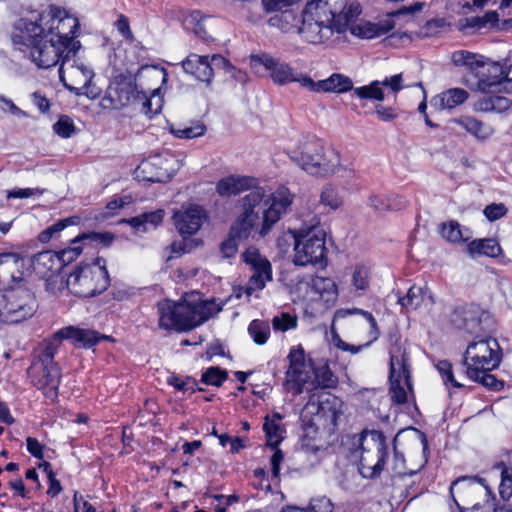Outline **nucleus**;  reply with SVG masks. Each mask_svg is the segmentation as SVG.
<instances>
[{
  "instance_id": "1",
  "label": "nucleus",
  "mask_w": 512,
  "mask_h": 512,
  "mask_svg": "<svg viewBox=\"0 0 512 512\" xmlns=\"http://www.w3.org/2000/svg\"><path fill=\"white\" fill-rule=\"evenodd\" d=\"M78 19L56 5L28 9L15 22L11 34L13 44L28 49L31 61L48 69L60 63L59 78L76 95L94 97L89 91L94 70L80 56L81 42L76 39Z\"/></svg>"
},
{
  "instance_id": "2",
  "label": "nucleus",
  "mask_w": 512,
  "mask_h": 512,
  "mask_svg": "<svg viewBox=\"0 0 512 512\" xmlns=\"http://www.w3.org/2000/svg\"><path fill=\"white\" fill-rule=\"evenodd\" d=\"M251 189L241 199L242 213L233 227V232L239 237H247L250 229L260 223V234H267L282 215L288 212L294 200V195L286 187H279L270 194L257 184Z\"/></svg>"
},
{
  "instance_id": "3",
  "label": "nucleus",
  "mask_w": 512,
  "mask_h": 512,
  "mask_svg": "<svg viewBox=\"0 0 512 512\" xmlns=\"http://www.w3.org/2000/svg\"><path fill=\"white\" fill-rule=\"evenodd\" d=\"M289 156L311 175L350 177L353 169L340 162L338 152L316 136H304L290 149Z\"/></svg>"
},
{
  "instance_id": "4",
  "label": "nucleus",
  "mask_w": 512,
  "mask_h": 512,
  "mask_svg": "<svg viewBox=\"0 0 512 512\" xmlns=\"http://www.w3.org/2000/svg\"><path fill=\"white\" fill-rule=\"evenodd\" d=\"M222 310L214 299L179 302L164 300L158 303L159 326L164 329L189 330L201 325Z\"/></svg>"
},
{
  "instance_id": "5",
  "label": "nucleus",
  "mask_w": 512,
  "mask_h": 512,
  "mask_svg": "<svg viewBox=\"0 0 512 512\" xmlns=\"http://www.w3.org/2000/svg\"><path fill=\"white\" fill-rule=\"evenodd\" d=\"M289 368L286 371L285 388L295 395H299L307 385L312 388H334L338 380L327 365L314 368L310 360H306L301 346L291 348L288 355Z\"/></svg>"
},
{
  "instance_id": "6",
  "label": "nucleus",
  "mask_w": 512,
  "mask_h": 512,
  "mask_svg": "<svg viewBox=\"0 0 512 512\" xmlns=\"http://www.w3.org/2000/svg\"><path fill=\"white\" fill-rule=\"evenodd\" d=\"M501 349L495 338H483L468 345L464 355L466 375L483 386L497 390L502 383L490 371L501 362Z\"/></svg>"
},
{
  "instance_id": "7",
  "label": "nucleus",
  "mask_w": 512,
  "mask_h": 512,
  "mask_svg": "<svg viewBox=\"0 0 512 512\" xmlns=\"http://www.w3.org/2000/svg\"><path fill=\"white\" fill-rule=\"evenodd\" d=\"M109 274L106 261L97 258L92 264L78 267L69 274L66 284L74 295L93 297L105 291L109 286Z\"/></svg>"
},
{
  "instance_id": "8",
  "label": "nucleus",
  "mask_w": 512,
  "mask_h": 512,
  "mask_svg": "<svg viewBox=\"0 0 512 512\" xmlns=\"http://www.w3.org/2000/svg\"><path fill=\"white\" fill-rule=\"evenodd\" d=\"M294 240V263L300 266L309 264L324 267L327 264L326 233L320 226L301 229L292 234Z\"/></svg>"
},
{
  "instance_id": "9",
  "label": "nucleus",
  "mask_w": 512,
  "mask_h": 512,
  "mask_svg": "<svg viewBox=\"0 0 512 512\" xmlns=\"http://www.w3.org/2000/svg\"><path fill=\"white\" fill-rule=\"evenodd\" d=\"M360 446L359 473L364 478H374L382 472L387 455V444L380 431H366L357 436Z\"/></svg>"
},
{
  "instance_id": "10",
  "label": "nucleus",
  "mask_w": 512,
  "mask_h": 512,
  "mask_svg": "<svg viewBox=\"0 0 512 512\" xmlns=\"http://www.w3.org/2000/svg\"><path fill=\"white\" fill-rule=\"evenodd\" d=\"M330 2L313 0L306 4L303 10L298 33L311 43H320L332 34L333 22L330 15H326V8Z\"/></svg>"
},
{
  "instance_id": "11",
  "label": "nucleus",
  "mask_w": 512,
  "mask_h": 512,
  "mask_svg": "<svg viewBox=\"0 0 512 512\" xmlns=\"http://www.w3.org/2000/svg\"><path fill=\"white\" fill-rule=\"evenodd\" d=\"M0 308L2 322L19 323L34 315L37 304L34 293L24 285L0 294Z\"/></svg>"
},
{
  "instance_id": "12",
  "label": "nucleus",
  "mask_w": 512,
  "mask_h": 512,
  "mask_svg": "<svg viewBox=\"0 0 512 512\" xmlns=\"http://www.w3.org/2000/svg\"><path fill=\"white\" fill-rule=\"evenodd\" d=\"M57 345L49 342L38 358L28 369L32 383L39 389L49 388L56 395L60 383V373L54 362Z\"/></svg>"
},
{
  "instance_id": "13",
  "label": "nucleus",
  "mask_w": 512,
  "mask_h": 512,
  "mask_svg": "<svg viewBox=\"0 0 512 512\" xmlns=\"http://www.w3.org/2000/svg\"><path fill=\"white\" fill-rule=\"evenodd\" d=\"M451 322L457 328L464 329L469 333H490L496 327L493 315L474 303L456 307L452 313Z\"/></svg>"
},
{
  "instance_id": "14",
  "label": "nucleus",
  "mask_w": 512,
  "mask_h": 512,
  "mask_svg": "<svg viewBox=\"0 0 512 512\" xmlns=\"http://www.w3.org/2000/svg\"><path fill=\"white\" fill-rule=\"evenodd\" d=\"M244 263L249 267L250 277L245 287L241 288L247 297L262 291L273 280L272 265L258 249L249 247L242 254Z\"/></svg>"
},
{
  "instance_id": "15",
  "label": "nucleus",
  "mask_w": 512,
  "mask_h": 512,
  "mask_svg": "<svg viewBox=\"0 0 512 512\" xmlns=\"http://www.w3.org/2000/svg\"><path fill=\"white\" fill-rule=\"evenodd\" d=\"M25 259L17 253L0 254V291L24 286Z\"/></svg>"
},
{
  "instance_id": "16",
  "label": "nucleus",
  "mask_w": 512,
  "mask_h": 512,
  "mask_svg": "<svg viewBox=\"0 0 512 512\" xmlns=\"http://www.w3.org/2000/svg\"><path fill=\"white\" fill-rule=\"evenodd\" d=\"M136 96L134 84L125 77H117L108 86L101 105L105 109H121L128 106Z\"/></svg>"
},
{
  "instance_id": "17",
  "label": "nucleus",
  "mask_w": 512,
  "mask_h": 512,
  "mask_svg": "<svg viewBox=\"0 0 512 512\" xmlns=\"http://www.w3.org/2000/svg\"><path fill=\"white\" fill-rule=\"evenodd\" d=\"M252 61L255 65H263L267 70H269L273 81L280 85L287 84L289 82H297L304 87L302 79L309 78L308 75L294 70L288 64L280 62L278 59L268 54L254 56Z\"/></svg>"
},
{
  "instance_id": "18",
  "label": "nucleus",
  "mask_w": 512,
  "mask_h": 512,
  "mask_svg": "<svg viewBox=\"0 0 512 512\" xmlns=\"http://www.w3.org/2000/svg\"><path fill=\"white\" fill-rule=\"evenodd\" d=\"M484 491L487 493L484 480L476 477H460L450 486V493L460 511L465 509L464 505L471 504L475 500V496Z\"/></svg>"
},
{
  "instance_id": "19",
  "label": "nucleus",
  "mask_w": 512,
  "mask_h": 512,
  "mask_svg": "<svg viewBox=\"0 0 512 512\" xmlns=\"http://www.w3.org/2000/svg\"><path fill=\"white\" fill-rule=\"evenodd\" d=\"M182 165V160H179L176 155L168 153L165 156H151L149 160L142 162L139 168L143 172H148L152 166L158 167L155 174L146 179L151 182H165L174 176Z\"/></svg>"
},
{
  "instance_id": "20",
  "label": "nucleus",
  "mask_w": 512,
  "mask_h": 512,
  "mask_svg": "<svg viewBox=\"0 0 512 512\" xmlns=\"http://www.w3.org/2000/svg\"><path fill=\"white\" fill-rule=\"evenodd\" d=\"M205 218V211L198 205L182 207L173 214L174 225L184 238L195 234L202 226Z\"/></svg>"
},
{
  "instance_id": "21",
  "label": "nucleus",
  "mask_w": 512,
  "mask_h": 512,
  "mask_svg": "<svg viewBox=\"0 0 512 512\" xmlns=\"http://www.w3.org/2000/svg\"><path fill=\"white\" fill-rule=\"evenodd\" d=\"M451 59L456 66H466L470 70L475 71V75L478 77V87L483 91L482 80L484 78H491L486 67L490 64H495V62L485 61L483 56L465 50L455 51Z\"/></svg>"
},
{
  "instance_id": "22",
  "label": "nucleus",
  "mask_w": 512,
  "mask_h": 512,
  "mask_svg": "<svg viewBox=\"0 0 512 512\" xmlns=\"http://www.w3.org/2000/svg\"><path fill=\"white\" fill-rule=\"evenodd\" d=\"M451 59L456 66H466L470 70L475 71V75L478 77V87L483 91L482 80L484 78H491L486 67L490 64H495V62L485 61L483 56L465 50L455 51Z\"/></svg>"
},
{
  "instance_id": "23",
  "label": "nucleus",
  "mask_w": 512,
  "mask_h": 512,
  "mask_svg": "<svg viewBox=\"0 0 512 512\" xmlns=\"http://www.w3.org/2000/svg\"><path fill=\"white\" fill-rule=\"evenodd\" d=\"M304 88L313 92L344 93L353 89L352 80L342 74L334 73L324 80L314 81L309 78L302 79Z\"/></svg>"
},
{
  "instance_id": "24",
  "label": "nucleus",
  "mask_w": 512,
  "mask_h": 512,
  "mask_svg": "<svg viewBox=\"0 0 512 512\" xmlns=\"http://www.w3.org/2000/svg\"><path fill=\"white\" fill-rule=\"evenodd\" d=\"M102 338L104 337L100 336L95 330L75 326L62 328L54 334L55 340H70L74 346L82 348H91Z\"/></svg>"
},
{
  "instance_id": "25",
  "label": "nucleus",
  "mask_w": 512,
  "mask_h": 512,
  "mask_svg": "<svg viewBox=\"0 0 512 512\" xmlns=\"http://www.w3.org/2000/svg\"><path fill=\"white\" fill-rule=\"evenodd\" d=\"M486 68L491 78H484L482 80L483 91L512 93V64L505 71L499 63L490 64Z\"/></svg>"
},
{
  "instance_id": "26",
  "label": "nucleus",
  "mask_w": 512,
  "mask_h": 512,
  "mask_svg": "<svg viewBox=\"0 0 512 512\" xmlns=\"http://www.w3.org/2000/svg\"><path fill=\"white\" fill-rule=\"evenodd\" d=\"M403 378L411 391L410 359L405 347L394 345L390 350V379Z\"/></svg>"
},
{
  "instance_id": "27",
  "label": "nucleus",
  "mask_w": 512,
  "mask_h": 512,
  "mask_svg": "<svg viewBox=\"0 0 512 512\" xmlns=\"http://www.w3.org/2000/svg\"><path fill=\"white\" fill-rule=\"evenodd\" d=\"M398 302L407 310L424 308L430 311L435 304V298L428 288L412 286L406 296L399 298Z\"/></svg>"
},
{
  "instance_id": "28",
  "label": "nucleus",
  "mask_w": 512,
  "mask_h": 512,
  "mask_svg": "<svg viewBox=\"0 0 512 512\" xmlns=\"http://www.w3.org/2000/svg\"><path fill=\"white\" fill-rule=\"evenodd\" d=\"M32 267L40 277L49 278L62 268V260L52 251H43L33 257Z\"/></svg>"
},
{
  "instance_id": "29",
  "label": "nucleus",
  "mask_w": 512,
  "mask_h": 512,
  "mask_svg": "<svg viewBox=\"0 0 512 512\" xmlns=\"http://www.w3.org/2000/svg\"><path fill=\"white\" fill-rule=\"evenodd\" d=\"M456 125L462 127L468 133L481 140L489 138L494 133V130L490 125L483 123L471 116L454 118L448 122L449 129L453 131H456Z\"/></svg>"
},
{
  "instance_id": "30",
  "label": "nucleus",
  "mask_w": 512,
  "mask_h": 512,
  "mask_svg": "<svg viewBox=\"0 0 512 512\" xmlns=\"http://www.w3.org/2000/svg\"><path fill=\"white\" fill-rule=\"evenodd\" d=\"M257 180L248 176H229L221 179L216 186L217 192L223 197L239 194L255 187Z\"/></svg>"
},
{
  "instance_id": "31",
  "label": "nucleus",
  "mask_w": 512,
  "mask_h": 512,
  "mask_svg": "<svg viewBox=\"0 0 512 512\" xmlns=\"http://www.w3.org/2000/svg\"><path fill=\"white\" fill-rule=\"evenodd\" d=\"M185 72L194 75L198 80L209 83L212 80L211 68L207 62V56L190 54L183 62Z\"/></svg>"
},
{
  "instance_id": "32",
  "label": "nucleus",
  "mask_w": 512,
  "mask_h": 512,
  "mask_svg": "<svg viewBox=\"0 0 512 512\" xmlns=\"http://www.w3.org/2000/svg\"><path fill=\"white\" fill-rule=\"evenodd\" d=\"M468 98V92L462 88H451L435 96L431 104L439 110L453 109L463 104Z\"/></svg>"
},
{
  "instance_id": "33",
  "label": "nucleus",
  "mask_w": 512,
  "mask_h": 512,
  "mask_svg": "<svg viewBox=\"0 0 512 512\" xmlns=\"http://www.w3.org/2000/svg\"><path fill=\"white\" fill-rule=\"evenodd\" d=\"M467 252L472 258L497 257L501 253L499 243L492 238L476 239L468 243Z\"/></svg>"
},
{
  "instance_id": "34",
  "label": "nucleus",
  "mask_w": 512,
  "mask_h": 512,
  "mask_svg": "<svg viewBox=\"0 0 512 512\" xmlns=\"http://www.w3.org/2000/svg\"><path fill=\"white\" fill-rule=\"evenodd\" d=\"M164 210L159 209L152 212H145L141 215L133 217L127 222L134 228L136 232H147L155 229L164 218Z\"/></svg>"
},
{
  "instance_id": "35",
  "label": "nucleus",
  "mask_w": 512,
  "mask_h": 512,
  "mask_svg": "<svg viewBox=\"0 0 512 512\" xmlns=\"http://www.w3.org/2000/svg\"><path fill=\"white\" fill-rule=\"evenodd\" d=\"M490 95H486L476 103V109L481 112H496L502 113L511 107L512 100L505 96L495 95L494 92H487Z\"/></svg>"
},
{
  "instance_id": "36",
  "label": "nucleus",
  "mask_w": 512,
  "mask_h": 512,
  "mask_svg": "<svg viewBox=\"0 0 512 512\" xmlns=\"http://www.w3.org/2000/svg\"><path fill=\"white\" fill-rule=\"evenodd\" d=\"M339 313L343 315H350V314H359L361 315L369 324L370 330H369V336L370 340L364 344V345H350L347 351L351 352L352 354H356L360 352L364 347H368L372 342L376 341L379 338L380 332L377 326V322L373 315L365 310L354 308V309H347V310H341Z\"/></svg>"
},
{
  "instance_id": "37",
  "label": "nucleus",
  "mask_w": 512,
  "mask_h": 512,
  "mask_svg": "<svg viewBox=\"0 0 512 512\" xmlns=\"http://www.w3.org/2000/svg\"><path fill=\"white\" fill-rule=\"evenodd\" d=\"M311 289L326 303H333L337 299V286L328 277L315 276L310 282Z\"/></svg>"
},
{
  "instance_id": "38",
  "label": "nucleus",
  "mask_w": 512,
  "mask_h": 512,
  "mask_svg": "<svg viewBox=\"0 0 512 512\" xmlns=\"http://www.w3.org/2000/svg\"><path fill=\"white\" fill-rule=\"evenodd\" d=\"M440 233L444 239L452 243L468 241L472 236V233L468 228L461 227V225L455 220L443 223L441 225Z\"/></svg>"
},
{
  "instance_id": "39",
  "label": "nucleus",
  "mask_w": 512,
  "mask_h": 512,
  "mask_svg": "<svg viewBox=\"0 0 512 512\" xmlns=\"http://www.w3.org/2000/svg\"><path fill=\"white\" fill-rule=\"evenodd\" d=\"M280 12L281 14L271 16L268 20V24L283 32H290L293 29L298 31L301 19H299L292 10H284Z\"/></svg>"
},
{
  "instance_id": "40",
  "label": "nucleus",
  "mask_w": 512,
  "mask_h": 512,
  "mask_svg": "<svg viewBox=\"0 0 512 512\" xmlns=\"http://www.w3.org/2000/svg\"><path fill=\"white\" fill-rule=\"evenodd\" d=\"M396 438L394 439V454H393V459H392V462H391V466H390V469L391 471L397 475V476H412L414 474H416L421 468L424 467L425 463L427 462V460H423L422 463H420L417 467H408L406 465V462H405V458H404V455L399 452L397 450V447H396Z\"/></svg>"
},
{
  "instance_id": "41",
  "label": "nucleus",
  "mask_w": 512,
  "mask_h": 512,
  "mask_svg": "<svg viewBox=\"0 0 512 512\" xmlns=\"http://www.w3.org/2000/svg\"><path fill=\"white\" fill-rule=\"evenodd\" d=\"M248 333L257 345H264L270 337V325L266 321L253 320L248 326Z\"/></svg>"
},
{
  "instance_id": "42",
  "label": "nucleus",
  "mask_w": 512,
  "mask_h": 512,
  "mask_svg": "<svg viewBox=\"0 0 512 512\" xmlns=\"http://www.w3.org/2000/svg\"><path fill=\"white\" fill-rule=\"evenodd\" d=\"M206 16L202 15L200 11H193L184 19V27L186 30L193 31L200 38L205 39L207 36L204 21Z\"/></svg>"
},
{
  "instance_id": "43",
  "label": "nucleus",
  "mask_w": 512,
  "mask_h": 512,
  "mask_svg": "<svg viewBox=\"0 0 512 512\" xmlns=\"http://www.w3.org/2000/svg\"><path fill=\"white\" fill-rule=\"evenodd\" d=\"M353 91L360 99L384 100V91L380 87V81L378 80L372 81L369 85L354 88Z\"/></svg>"
},
{
  "instance_id": "44",
  "label": "nucleus",
  "mask_w": 512,
  "mask_h": 512,
  "mask_svg": "<svg viewBox=\"0 0 512 512\" xmlns=\"http://www.w3.org/2000/svg\"><path fill=\"white\" fill-rule=\"evenodd\" d=\"M320 203L332 210H336L343 205V199L339 194L338 189L328 184L325 185L321 191Z\"/></svg>"
},
{
  "instance_id": "45",
  "label": "nucleus",
  "mask_w": 512,
  "mask_h": 512,
  "mask_svg": "<svg viewBox=\"0 0 512 512\" xmlns=\"http://www.w3.org/2000/svg\"><path fill=\"white\" fill-rule=\"evenodd\" d=\"M391 387H390V395L393 402L397 404H404L408 401V393L413 395V389L411 391L407 388L404 379L398 378L390 379Z\"/></svg>"
},
{
  "instance_id": "46",
  "label": "nucleus",
  "mask_w": 512,
  "mask_h": 512,
  "mask_svg": "<svg viewBox=\"0 0 512 512\" xmlns=\"http://www.w3.org/2000/svg\"><path fill=\"white\" fill-rule=\"evenodd\" d=\"M351 284L355 291H366L370 286L369 269L363 265L356 266L351 276Z\"/></svg>"
},
{
  "instance_id": "47",
  "label": "nucleus",
  "mask_w": 512,
  "mask_h": 512,
  "mask_svg": "<svg viewBox=\"0 0 512 512\" xmlns=\"http://www.w3.org/2000/svg\"><path fill=\"white\" fill-rule=\"evenodd\" d=\"M501 477L499 493L503 499H509L512 496V451L509 453L508 463L502 470Z\"/></svg>"
},
{
  "instance_id": "48",
  "label": "nucleus",
  "mask_w": 512,
  "mask_h": 512,
  "mask_svg": "<svg viewBox=\"0 0 512 512\" xmlns=\"http://www.w3.org/2000/svg\"><path fill=\"white\" fill-rule=\"evenodd\" d=\"M349 31L352 35L360 38L372 39L379 37L376 23L361 21L356 24H351Z\"/></svg>"
},
{
  "instance_id": "49",
  "label": "nucleus",
  "mask_w": 512,
  "mask_h": 512,
  "mask_svg": "<svg viewBox=\"0 0 512 512\" xmlns=\"http://www.w3.org/2000/svg\"><path fill=\"white\" fill-rule=\"evenodd\" d=\"M206 131V127L197 123L192 126H186L184 128H172L171 132L178 138L192 139L202 136Z\"/></svg>"
},
{
  "instance_id": "50",
  "label": "nucleus",
  "mask_w": 512,
  "mask_h": 512,
  "mask_svg": "<svg viewBox=\"0 0 512 512\" xmlns=\"http://www.w3.org/2000/svg\"><path fill=\"white\" fill-rule=\"evenodd\" d=\"M226 378V371L218 367H210L202 374L201 381L207 385L220 386Z\"/></svg>"
},
{
  "instance_id": "51",
  "label": "nucleus",
  "mask_w": 512,
  "mask_h": 512,
  "mask_svg": "<svg viewBox=\"0 0 512 512\" xmlns=\"http://www.w3.org/2000/svg\"><path fill=\"white\" fill-rule=\"evenodd\" d=\"M272 326L275 331L286 332L297 327V318L289 313H282L272 319Z\"/></svg>"
},
{
  "instance_id": "52",
  "label": "nucleus",
  "mask_w": 512,
  "mask_h": 512,
  "mask_svg": "<svg viewBox=\"0 0 512 512\" xmlns=\"http://www.w3.org/2000/svg\"><path fill=\"white\" fill-rule=\"evenodd\" d=\"M333 509L334 505L332 501L324 495L311 498L306 508L307 512H332Z\"/></svg>"
},
{
  "instance_id": "53",
  "label": "nucleus",
  "mask_w": 512,
  "mask_h": 512,
  "mask_svg": "<svg viewBox=\"0 0 512 512\" xmlns=\"http://www.w3.org/2000/svg\"><path fill=\"white\" fill-rule=\"evenodd\" d=\"M53 129L57 135L62 138H69L75 132L73 121L68 116H61L53 125Z\"/></svg>"
},
{
  "instance_id": "54",
  "label": "nucleus",
  "mask_w": 512,
  "mask_h": 512,
  "mask_svg": "<svg viewBox=\"0 0 512 512\" xmlns=\"http://www.w3.org/2000/svg\"><path fill=\"white\" fill-rule=\"evenodd\" d=\"M264 431L267 435L268 444L271 446H277L281 440V427L274 420H267L264 423Z\"/></svg>"
},
{
  "instance_id": "55",
  "label": "nucleus",
  "mask_w": 512,
  "mask_h": 512,
  "mask_svg": "<svg viewBox=\"0 0 512 512\" xmlns=\"http://www.w3.org/2000/svg\"><path fill=\"white\" fill-rule=\"evenodd\" d=\"M436 368L439 372V374L442 377L443 382L447 385L450 383L453 387H462L463 385L460 384L454 377L452 372V365L448 361H439L436 365Z\"/></svg>"
},
{
  "instance_id": "56",
  "label": "nucleus",
  "mask_w": 512,
  "mask_h": 512,
  "mask_svg": "<svg viewBox=\"0 0 512 512\" xmlns=\"http://www.w3.org/2000/svg\"><path fill=\"white\" fill-rule=\"evenodd\" d=\"M369 206L378 211H388V210H399L402 205L393 206L390 203V198H385L383 196L372 195L369 197Z\"/></svg>"
},
{
  "instance_id": "57",
  "label": "nucleus",
  "mask_w": 512,
  "mask_h": 512,
  "mask_svg": "<svg viewBox=\"0 0 512 512\" xmlns=\"http://www.w3.org/2000/svg\"><path fill=\"white\" fill-rule=\"evenodd\" d=\"M207 62H208L209 67L211 68L212 77L214 76V73L217 70L222 69L226 72L228 70H232V65L229 63V61L226 58H224L220 54H214L212 56H207Z\"/></svg>"
},
{
  "instance_id": "58",
  "label": "nucleus",
  "mask_w": 512,
  "mask_h": 512,
  "mask_svg": "<svg viewBox=\"0 0 512 512\" xmlns=\"http://www.w3.org/2000/svg\"><path fill=\"white\" fill-rule=\"evenodd\" d=\"M483 213L489 221H496L507 213V208L502 203H493L486 206Z\"/></svg>"
},
{
  "instance_id": "59",
  "label": "nucleus",
  "mask_w": 512,
  "mask_h": 512,
  "mask_svg": "<svg viewBox=\"0 0 512 512\" xmlns=\"http://www.w3.org/2000/svg\"><path fill=\"white\" fill-rule=\"evenodd\" d=\"M380 87H386L391 92L397 93L404 88L402 74H395L380 81Z\"/></svg>"
},
{
  "instance_id": "60",
  "label": "nucleus",
  "mask_w": 512,
  "mask_h": 512,
  "mask_svg": "<svg viewBox=\"0 0 512 512\" xmlns=\"http://www.w3.org/2000/svg\"><path fill=\"white\" fill-rule=\"evenodd\" d=\"M297 0H262L264 8L268 12H278L287 10L286 8L293 5Z\"/></svg>"
},
{
  "instance_id": "61",
  "label": "nucleus",
  "mask_w": 512,
  "mask_h": 512,
  "mask_svg": "<svg viewBox=\"0 0 512 512\" xmlns=\"http://www.w3.org/2000/svg\"><path fill=\"white\" fill-rule=\"evenodd\" d=\"M240 238L236 232H233V229L231 230V237H229L227 240H225L221 245V253L224 257L230 258L234 256L237 252V243L235 238Z\"/></svg>"
},
{
  "instance_id": "62",
  "label": "nucleus",
  "mask_w": 512,
  "mask_h": 512,
  "mask_svg": "<svg viewBox=\"0 0 512 512\" xmlns=\"http://www.w3.org/2000/svg\"><path fill=\"white\" fill-rule=\"evenodd\" d=\"M0 108L3 111H8L12 115L21 118V117H27V113L23 110H21L19 107H17L11 99H8L4 96H0Z\"/></svg>"
},
{
  "instance_id": "63",
  "label": "nucleus",
  "mask_w": 512,
  "mask_h": 512,
  "mask_svg": "<svg viewBox=\"0 0 512 512\" xmlns=\"http://www.w3.org/2000/svg\"><path fill=\"white\" fill-rule=\"evenodd\" d=\"M36 193L42 194L43 190H40L39 188H16L13 190H10L7 192L8 198H19V199H26L29 198Z\"/></svg>"
},
{
  "instance_id": "64",
  "label": "nucleus",
  "mask_w": 512,
  "mask_h": 512,
  "mask_svg": "<svg viewBox=\"0 0 512 512\" xmlns=\"http://www.w3.org/2000/svg\"><path fill=\"white\" fill-rule=\"evenodd\" d=\"M461 512H496L494 503L486 500L483 504H474L471 508H465Z\"/></svg>"
}]
</instances>
